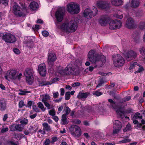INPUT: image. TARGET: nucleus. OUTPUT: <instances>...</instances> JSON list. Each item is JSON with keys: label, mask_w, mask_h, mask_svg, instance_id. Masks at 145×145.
I'll use <instances>...</instances> for the list:
<instances>
[{"label": "nucleus", "mask_w": 145, "mask_h": 145, "mask_svg": "<svg viewBox=\"0 0 145 145\" xmlns=\"http://www.w3.org/2000/svg\"><path fill=\"white\" fill-rule=\"evenodd\" d=\"M95 53L93 50L89 51L88 54L89 60L92 63H95L97 66H102L106 62V57L103 55H99Z\"/></svg>", "instance_id": "1"}, {"label": "nucleus", "mask_w": 145, "mask_h": 145, "mask_svg": "<svg viewBox=\"0 0 145 145\" xmlns=\"http://www.w3.org/2000/svg\"><path fill=\"white\" fill-rule=\"evenodd\" d=\"M77 28V24L73 20L66 21L61 24L60 27V30L68 33H71L75 31Z\"/></svg>", "instance_id": "2"}, {"label": "nucleus", "mask_w": 145, "mask_h": 145, "mask_svg": "<svg viewBox=\"0 0 145 145\" xmlns=\"http://www.w3.org/2000/svg\"><path fill=\"white\" fill-rule=\"evenodd\" d=\"M112 59L114 66L118 67L122 66L125 63V60L119 54H114L112 55Z\"/></svg>", "instance_id": "3"}, {"label": "nucleus", "mask_w": 145, "mask_h": 145, "mask_svg": "<svg viewBox=\"0 0 145 145\" xmlns=\"http://www.w3.org/2000/svg\"><path fill=\"white\" fill-rule=\"evenodd\" d=\"M22 74L20 73L18 75L17 74V71L15 70H11L8 71L6 74V75L5 76V78L7 80H8V78L10 79L20 80L22 77Z\"/></svg>", "instance_id": "4"}, {"label": "nucleus", "mask_w": 145, "mask_h": 145, "mask_svg": "<svg viewBox=\"0 0 145 145\" xmlns=\"http://www.w3.org/2000/svg\"><path fill=\"white\" fill-rule=\"evenodd\" d=\"M13 6V12L15 15L17 17H20L24 15L25 9L21 8L15 2L14 3Z\"/></svg>", "instance_id": "5"}, {"label": "nucleus", "mask_w": 145, "mask_h": 145, "mask_svg": "<svg viewBox=\"0 0 145 145\" xmlns=\"http://www.w3.org/2000/svg\"><path fill=\"white\" fill-rule=\"evenodd\" d=\"M98 10L97 9L94 7L92 9L89 8L86 9L83 15L84 17L88 18H92L95 16L97 14Z\"/></svg>", "instance_id": "6"}, {"label": "nucleus", "mask_w": 145, "mask_h": 145, "mask_svg": "<svg viewBox=\"0 0 145 145\" xmlns=\"http://www.w3.org/2000/svg\"><path fill=\"white\" fill-rule=\"evenodd\" d=\"M34 72L33 69L30 68L26 69L24 72V75L26 77V81L30 85L32 84L33 82Z\"/></svg>", "instance_id": "7"}, {"label": "nucleus", "mask_w": 145, "mask_h": 145, "mask_svg": "<svg viewBox=\"0 0 145 145\" xmlns=\"http://www.w3.org/2000/svg\"><path fill=\"white\" fill-rule=\"evenodd\" d=\"M67 9L68 12L72 14H76L80 12L79 5L75 3L68 4Z\"/></svg>", "instance_id": "8"}, {"label": "nucleus", "mask_w": 145, "mask_h": 145, "mask_svg": "<svg viewBox=\"0 0 145 145\" xmlns=\"http://www.w3.org/2000/svg\"><path fill=\"white\" fill-rule=\"evenodd\" d=\"M69 130L71 134L74 137H78L81 135L80 128L76 125H71Z\"/></svg>", "instance_id": "9"}, {"label": "nucleus", "mask_w": 145, "mask_h": 145, "mask_svg": "<svg viewBox=\"0 0 145 145\" xmlns=\"http://www.w3.org/2000/svg\"><path fill=\"white\" fill-rule=\"evenodd\" d=\"M109 23V28L111 29L114 30L119 29L122 25L121 22L118 20L110 21Z\"/></svg>", "instance_id": "10"}, {"label": "nucleus", "mask_w": 145, "mask_h": 145, "mask_svg": "<svg viewBox=\"0 0 145 145\" xmlns=\"http://www.w3.org/2000/svg\"><path fill=\"white\" fill-rule=\"evenodd\" d=\"M2 39L6 42L10 43H13L16 41L15 36L10 33H8L3 35Z\"/></svg>", "instance_id": "11"}, {"label": "nucleus", "mask_w": 145, "mask_h": 145, "mask_svg": "<svg viewBox=\"0 0 145 145\" xmlns=\"http://www.w3.org/2000/svg\"><path fill=\"white\" fill-rule=\"evenodd\" d=\"M65 12L64 8H59L56 11L55 15L58 22H61L62 21Z\"/></svg>", "instance_id": "12"}, {"label": "nucleus", "mask_w": 145, "mask_h": 145, "mask_svg": "<svg viewBox=\"0 0 145 145\" xmlns=\"http://www.w3.org/2000/svg\"><path fill=\"white\" fill-rule=\"evenodd\" d=\"M113 133L117 134L119 132L121 128V123L118 120H116L113 122Z\"/></svg>", "instance_id": "13"}, {"label": "nucleus", "mask_w": 145, "mask_h": 145, "mask_svg": "<svg viewBox=\"0 0 145 145\" xmlns=\"http://www.w3.org/2000/svg\"><path fill=\"white\" fill-rule=\"evenodd\" d=\"M125 58L126 60L129 61L135 58L137 56V53L133 50L128 52L125 54Z\"/></svg>", "instance_id": "14"}, {"label": "nucleus", "mask_w": 145, "mask_h": 145, "mask_svg": "<svg viewBox=\"0 0 145 145\" xmlns=\"http://www.w3.org/2000/svg\"><path fill=\"white\" fill-rule=\"evenodd\" d=\"M137 24L134 20L131 18L127 19L126 22V27L129 29H132L136 27Z\"/></svg>", "instance_id": "15"}, {"label": "nucleus", "mask_w": 145, "mask_h": 145, "mask_svg": "<svg viewBox=\"0 0 145 145\" xmlns=\"http://www.w3.org/2000/svg\"><path fill=\"white\" fill-rule=\"evenodd\" d=\"M10 131H22L23 129V127L22 124H14L12 125L10 127Z\"/></svg>", "instance_id": "16"}, {"label": "nucleus", "mask_w": 145, "mask_h": 145, "mask_svg": "<svg viewBox=\"0 0 145 145\" xmlns=\"http://www.w3.org/2000/svg\"><path fill=\"white\" fill-rule=\"evenodd\" d=\"M110 18L106 16H103L101 17L99 20V24L102 26H105L110 21Z\"/></svg>", "instance_id": "17"}, {"label": "nucleus", "mask_w": 145, "mask_h": 145, "mask_svg": "<svg viewBox=\"0 0 145 145\" xmlns=\"http://www.w3.org/2000/svg\"><path fill=\"white\" fill-rule=\"evenodd\" d=\"M65 74L67 75H74L78 73L76 70L73 67H72L69 66H67L65 69Z\"/></svg>", "instance_id": "18"}, {"label": "nucleus", "mask_w": 145, "mask_h": 145, "mask_svg": "<svg viewBox=\"0 0 145 145\" xmlns=\"http://www.w3.org/2000/svg\"><path fill=\"white\" fill-rule=\"evenodd\" d=\"M38 70L40 74L42 76H45L46 74V66L44 63L41 64L38 66Z\"/></svg>", "instance_id": "19"}, {"label": "nucleus", "mask_w": 145, "mask_h": 145, "mask_svg": "<svg viewBox=\"0 0 145 145\" xmlns=\"http://www.w3.org/2000/svg\"><path fill=\"white\" fill-rule=\"evenodd\" d=\"M82 62L81 60L77 59L74 62L72 67L76 70L77 72L78 73L79 70L81 67Z\"/></svg>", "instance_id": "20"}, {"label": "nucleus", "mask_w": 145, "mask_h": 145, "mask_svg": "<svg viewBox=\"0 0 145 145\" xmlns=\"http://www.w3.org/2000/svg\"><path fill=\"white\" fill-rule=\"evenodd\" d=\"M98 6L99 8L105 9L109 8L110 5L107 1H99L97 3Z\"/></svg>", "instance_id": "21"}, {"label": "nucleus", "mask_w": 145, "mask_h": 145, "mask_svg": "<svg viewBox=\"0 0 145 145\" xmlns=\"http://www.w3.org/2000/svg\"><path fill=\"white\" fill-rule=\"evenodd\" d=\"M56 59V54L54 53H50L48 55V63L49 65L51 66L54 64V62Z\"/></svg>", "instance_id": "22"}, {"label": "nucleus", "mask_w": 145, "mask_h": 145, "mask_svg": "<svg viewBox=\"0 0 145 145\" xmlns=\"http://www.w3.org/2000/svg\"><path fill=\"white\" fill-rule=\"evenodd\" d=\"M7 104L6 101L3 99L0 100V110L3 111L7 108Z\"/></svg>", "instance_id": "23"}, {"label": "nucleus", "mask_w": 145, "mask_h": 145, "mask_svg": "<svg viewBox=\"0 0 145 145\" xmlns=\"http://www.w3.org/2000/svg\"><path fill=\"white\" fill-rule=\"evenodd\" d=\"M140 32H136L134 33L132 35V37L135 41L137 42H138L140 40Z\"/></svg>", "instance_id": "24"}, {"label": "nucleus", "mask_w": 145, "mask_h": 145, "mask_svg": "<svg viewBox=\"0 0 145 145\" xmlns=\"http://www.w3.org/2000/svg\"><path fill=\"white\" fill-rule=\"evenodd\" d=\"M89 92L81 93L80 92L78 95L77 97L79 99L82 98L85 99L89 95Z\"/></svg>", "instance_id": "25"}, {"label": "nucleus", "mask_w": 145, "mask_h": 145, "mask_svg": "<svg viewBox=\"0 0 145 145\" xmlns=\"http://www.w3.org/2000/svg\"><path fill=\"white\" fill-rule=\"evenodd\" d=\"M110 1L112 5L115 6H118L123 4L121 0H111Z\"/></svg>", "instance_id": "26"}, {"label": "nucleus", "mask_w": 145, "mask_h": 145, "mask_svg": "<svg viewBox=\"0 0 145 145\" xmlns=\"http://www.w3.org/2000/svg\"><path fill=\"white\" fill-rule=\"evenodd\" d=\"M30 8L33 10H37L38 8V3L35 1L31 2L29 5Z\"/></svg>", "instance_id": "27"}, {"label": "nucleus", "mask_w": 145, "mask_h": 145, "mask_svg": "<svg viewBox=\"0 0 145 145\" xmlns=\"http://www.w3.org/2000/svg\"><path fill=\"white\" fill-rule=\"evenodd\" d=\"M140 4V2L139 0H132L131 3V6L132 7H137Z\"/></svg>", "instance_id": "28"}, {"label": "nucleus", "mask_w": 145, "mask_h": 145, "mask_svg": "<svg viewBox=\"0 0 145 145\" xmlns=\"http://www.w3.org/2000/svg\"><path fill=\"white\" fill-rule=\"evenodd\" d=\"M42 126L43 127V130L45 131H50L51 130V128L50 126L47 123H44L42 124Z\"/></svg>", "instance_id": "29"}, {"label": "nucleus", "mask_w": 145, "mask_h": 145, "mask_svg": "<svg viewBox=\"0 0 145 145\" xmlns=\"http://www.w3.org/2000/svg\"><path fill=\"white\" fill-rule=\"evenodd\" d=\"M61 120L63 125L67 124L68 123V121L67 120V116H65V115H62Z\"/></svg>", "instance_id": "30"}, {"label": "nucleus", "mask_w": 145, "mask_h": 145, "mask_svg": "<svg viewBox=\"0 0 145 145\" xmlns=\"http://www.w3.org/2000/svg\"><path fill=\"white\" fill-rule=\"evenodd\" d=\"M38 82L39 86H41L51 84L49 82L46 81H40L39 80H38Z\"/></svg>", "instance_id": "31"}, {"label": "nucleus", "mask_w": 145, "mask_h": 145, "mask_svg": "<svg viewBox=\"0 0 145 145\" xmlns=\"http://www.w3.org/2000/svg\"><path fill=\"white\" fill-rule=\"evenodd\" d=\"M116 112L121 118H123L124 117V114L125 113L124 111H121L120 109H118L116 111Z\"/></svg>", "instance_id": "32"}, {"label": "nucleus", "mask_w": 145, "mask_h": 145, "mask_svg": "<svg viewBox=\"0 0 145 145\" xmlns=\"http://www.w3.org/2000/svg\"><path fill=\"white\" fill-rule=\"evenodd\" d=\"M140 114L138 112H137L135 114L134 116L133 117V120H136L138 118L142 119V116L141 115H140Z\"/></svg>", "instance_id": "33"}, {"label": "nucleus", "mask_w": 145, "mask_h": 145, "mask_svg": "<svg viewBox=\"0 0 145 145\" xmlns=\"http://www.w3.org/2000/svg\"><path fill=\"white\" fill-rule=\"evenodd\" d=\"M37 105L39 108L43 112H44L46 109V108H44L42 103L41 102H39L38 103Z\"/></svg>", "instance_id": "34"}, {"label": "nucleus", "mask_w": 145, "mask_h": 145, "mask_svg": "<svg viewBox=\"0 0 145 145\" xmlns=\"http://www.w3.org/2000/svg\"><path fill=\"white\" fill-rule=\"evenodd\" d=\"M71 111V109L69 107L67 106H65L63 111H65V112L63 114L65 115V116H67L69 114Z\"/></svg>", "instance_id": "35"}, {"label": "nucleus", "mask_w": 145, "mask_h": 145, "mask_svg": "<svg viewBox=\"0 0 145 145\" xmlns=\"http://www.w3.org/2000/svg\"><path fill=\"white\" fill-rule=\"evenodd\" d=\"M50 99V96L47 94H46L43 97L42 100V102H47L48 100Z\"/></svg>", "instance_id": "36"}, {"label": "nucleus", "mask_w": 145, "mask_h": 145, "mask_svg": "<svg viewBox=\"0 0 145 145\" xmlns=\"http://www.w3.org/2000/svg\"><path fill=\"white\" fill-rule=\"evenodd\" d=\"M109 95H110L112 96L115 99H118V96L116 95L114 91H110L109 93Z\"/></svg>", "instance_id": "37"}, {"label": "nucleus", "mask_w": 145, "mask_h": 145, "mask_svg": "<svg viewBox=\"0 0 145 145\" xmlns=\"http://www.w3.org/2000/svg\"><path fill=\"white\" fill-rule=\"evenodd\" d=\"M131 97L129 96H127L125 97L124 98L122 99L120 101V103H122L124 102L127 101H129L131 99Z\"/></svg>", "instance_id": "38"}, {"label": "nucleus", "mask_w": 145, "mask_h": 145, "mask_svg": "<svg viewBox=\"0 0 145 145\" xmlns=\"http://www.w3.org/2000/svg\"><path fill=\"white\" fill-rule=\"evenodd\" d=\"M139 51L141 54L142 55H145V47L143 46H141L139 49Z\"/></svg>", "instance_id": "39"}, {"label": "nucleus", "mask_w": 145, "mask_h": 145, "mask_svg": "<svg viewBox=\"0 0 145 145\" xmlns=\"http://www.w3.org/2000/svg\"><path fill=\"white\" fill-rule=\"evenodd\" d=\"M19 91L21 92L19 93H18V95H25L26 93L30 92V91H23L21 89H19Z\"/></svg>", "instance_id": "40"}, {"label": "nucleus", "mask_w": 145, "mask_h": 145, "mask_svg": "<svg viewBox=\"0 0 145 145\" xmlns=\"http://www.w3.org/2000/svg\"><path fill=\"white\" fill-rule=\"evenodd\" d=\"M131 129V125L129 124H128L126 125V127L123 129L124 132H126L127 131H129Z\"/></svg>", "instance_id": "41"}, {"label": "nucleus", "mask_w": 145, "mask_h": 145, "mask_svg": "<svg viewBox=\"0 0 145 145\" xmlns=\"http://www.w3.org/2000/svg\"><path fill=\"white\" fill-rule=\"evenodd\" d=\"M108 101L111 103V105L112 107L114 108V106L115 105L116 103L115 101H114L112 99H109L108 100Z\"/></svg>", "instance_id": "42"}, {"label": "nucleus", "mask_w": 145, "mask_h": 145, "mask_svg": "<svg viewBox=\"0 0 145 145\" xmlns=\"http://www.w3.org/2000/svg\"><path fill=\"white\" fill-rule=\"evenodd\" d=\"M70 97V92H66L65 95V99L68 100Z\"/></svg>", "instance_id": "43"}, {"label": "nucleus", "mask_w": 145, "mask_h": 145, "mask_svg": "<svg viewBox=\"0 0 145 145\" xmlns=\"http://www.w3.org/2000/svg\"><path fill=\"white\" fill-rule=\"evenodd\" d=\"M44 103L45 105L47 108L48 109L52 108L53 106L50 105L47 102H43Z\"/></svg>", "instance_id": "44"}, {"label": "nucleus", "mask_w": 145, "mask_h": 145, "mask_svg": "<svg viewBox=\"0 0 145 145\" xmlns=\"http://www.w3.org/2000/svg\"><path fill=\"white\" fill-rule=\"evenodd\" d=\"M28 120L27 119L24 118L23 120L20 121V123L21 124L26 125L28 123Z\"/></svg>", "instance_id": "45"}, {"label": "nucleus", "mask_w": 145, "mask_h": 145, "mask_svg": "<svg viewBox=\"0 0 145 145\" xmlns=\"http://www.w3.org/2000/svg\"><path fill=\"white\" fill-rule=\"evenodd\" d=\"M139 27L141 29L145 28V22H141L139 24Z\"/></svg>", "instance_id": "46"}, {"label": "nucleus", "mask_w": 145, "mask_h": 145, "mask_svg": "<svg viewBox=\"0 0 145 145\" xmlns=\"http://www.w3.org/2000/svg\"><path fill=\"white\" fill-rule=\"evenodd\" d=\"M104 82L103 80V79H100L98 85L96 86L97 88H98L100 86H101L104 83Z\"/></svg>", "instance_id": "47"}, {"label": "nucleus", "mask_w": 145, "mask_h": 145, "mask_svg": "<svg viewBox=\"0 0 145 145\" xmlns=\"http://www.w3.org/2000/svg\"><path fill=\"white\" fill-rule=\"evenodd\" d=\"M7 144L8 145H17V144L14 142L10 140L7 141Z\"/></svg>", "instance_id": "48"}, {"label": "nucleus", "mask_w": 145, "mask_h": 145, "mask_svg": "<svg viewBox=\"0 0 145 145\" xmlns=\"http://www.w3.org/2000/svg\"><path fill=\"white\" fill-rule=\"evenodd\" d=\"M93 94L97 96H99L100 95H102L103 93L102 92H100L99 91H96L93 93Z\"/></svg>", "instance_id": "49"}, {"label": "nucleus", "mask_w": 145, "mask_h": 145, "mask_svg": "<svg viewBox=\"0 0 145 145\" xmlns=\"http://www.w3.org/2000/svg\"><path fill=\"white\" fill-rule=\"evenodd\" d=\"M17 137L20 139L24 138L25 136L23 134L21 133H18L16 135Z\"/></svg>", "instance_id": "50"}, {"label": "nucleus", "mask_w": 145, "mask_h": 145, "mask_svg": "<svg viewBox=\"0 0 145 145\" xmlns=\"http://www.w3.org/2000/svg\"><path fill=\"white\" fill-rule=\"evenodd\" d=\"M49 113L50 115L53 116L55 115L56 114V112L54 109L50 110Z\"/></svg>", "instance_id": "51"}, {"label": "nucleus", "mask_w": 145, "mask_h": 145, "mask_svg": "<svg viewBox=\"0 0 145 145\" xmlns=\"http://www.w3.org/2000/svg\"><path fill=\"white\" fill-rule=\"evenodd\" d=\"M133 111V110L131 108H129L126 110L124 111V112H125V113H132Z\"/></svg>", "instance_id": "52"}, {"label": "nucleus", "mask_w": 145, "mask_h": 145, "mask_svg": "<svg viewBox=\"0 0 145 145\" xmlns=\"http://www.w3.org/2000/svg\"><path fill=\"white\" fill-rule=\"evenodd\" d=\"M130 141V139L128 138H126V139H123L121 140V141H120V142L122 143H126L127 142H129Z\"/></svg>", "instance_id": "53"}, {"label": "nucleus", "mask_w": 145, "mask_h": 145, "mask_svg": "<svg viewBox=\"0 0 145 145\" xmlns=\"http://www.w3.org/2000/svg\"><path fill=\"white\" fill-rule=\"evenodd\" d=\"M42 34V35L44 37H46L48 36L49 35V33L46 31H43Z\"/></svg>", "instance_id": "54"}, {"label": "nucleus", "mask_w": 145, "mask_h": 145, "mask_svg": "<svg viewBox=\"0 0 145 145\" xmlns=\"http://www.w3.org/2000/svg\"><path fill=\"white\" fill-rule=\"evenodd\" d=\"M8 0H0V3H2L5 5H7L8 2Z\"/></svg>", "instance_id": "55"}, {"label": "nucleus", "mask_w": 145, "mask_h": 145, "mask_svg": "<svg viewBox=\"0 0 145 145\" xmlns=\"http://www.w3.org/2000/svg\"><path fill=\"white\" fill-rule=\"evenodd\" d=\"M51 142L48 139H47L44 142V145H49Z\"/></svg>", "instance_id": "56"}, {"label": "nucleus", "mask_w": 145, "mask_h": 145, "mask_svg": "<svg viewBox=\"0 0 145 145\" xmlns=\"http://www.w3.org/2000/svg\"><path fill=\"white\" fill-rule=\"evenodd\" d=\"M25 105L24 103V102L23 101H21L19 103V106L20 108H22L23 106Z\"/></svg>", "instance_id": "57"}, {"label": "nucleus", "mask_w": 145, "mask_h": 145, "mask_svg": "<svg viewBox=\"0 0 145 145\" xmlns=\"http://www.w3.org/2000/svg\"><path fill=\"white\" fill-rule=\"evenodd\" d=\"M13 51L15 53L17 54H19L20 53V51L19 49L16 48H14Z\"/></svg>", "instance_id": "58"}, {"label": "nucleus", "mask_w": 145, "mask_h": 145, "mask_svg": "<svg viewBox=\"0 0 145 145\" xmlns=\"http://www.w3.org/2000/svg\"><path fill=\"white\" fill-rule=\"evenodd\" d=\"M8 127H6V128H3L2 129L1 131V133H5L7 131H8Z\"/></svg>", "instance_id": "59"}, {"label": "nucleus", "mask_w": 145, "mask_h": 145, "mask_svg": "<svg viewBox=\"0 0 145 145\" xmlns=\"http://www.w3.org/2000/svg\"><path fill=\"white\" fill-rule=\"evenodd\" d=\"M33 108L34 110L36 112H39V110L35 105H34L33 106Z\"/></svg>", "instance_id": "60"}, {"label": "nucleus", "mask_w": 145, "mask_h": 145, "mask_svg": "<svg viewBox=\"0 0 145 145\" xmlns=\"http://www.w3.org/2000/svg\"><path fill=\"white\" fill-rule=\"evenodd\" d=\"M80 85V83L79 82H76L72 84V86L73 87H75L76 86H78Z\"/></svg>", "instance_id": "61"}, {"label": "nucleus", "mask_w": 145, "mask_h": 145, "mask_svg": "<svg viewBox=\"0 0 145 145\" xmlns=\"http://www.w3.org/2000/svg\"><path fill=\"white\" fill-rule=\"evenodd\" d=\"M63 109V106H60L58 108V112H57V114H59L61 110H62Z\"/></svg>", "instance_id": "62"}, {"label": "nucleus", "mask_w": 145, "mask_h": 145, "mask_svg": "<svg viewBox=\"0 0 145 145\" xmlns=\"http://www.w3.org/2000/svg\"><path fill=\"white\" fill-rule=\"evenodd\" d=\"M52 140L51 141V142L52 143H54V142L57 140V138L56 137H54L52 138Z\"/></svg>", "instance_id": "63"}, {"label": "nucleus", "mask_w": 145, "mask_h": 145, "mask_svg": "<svg viewBox=\"0 0 145 145\" xmlns=\"http://www.w3.org/2000/svg\"><path fill=\"white\" fill-rule=\"evenodd\" d=\"M59 73L62 75H63L65 74V69L63 70V69H61L59 71Z\"/></svg>", "instance_id": "64"}]
</instances>
